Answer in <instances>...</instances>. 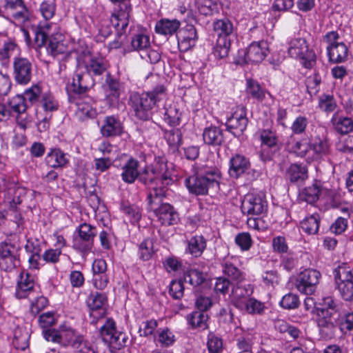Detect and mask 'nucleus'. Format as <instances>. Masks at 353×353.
<instances>
[{"instance_id": "obj_1", "label": "nucleus", "mask_w": 353, "mask_h": 353, "mask_svg": "<svg viewBox=\"0 0 353 353\" xmlns=\"http://www.w3.org/2000/svg\"><path fill=\"white\" fill-rule=\"evenodd\" d=\"M143 180L151 189L148 194L150 209L154 212L158 221L165 225L176 224L179 218L173 207L167 203H161L165 196L166 188L172 185L174 179L168 167L163 163L155 164L145 172Z\"/></svg>"}, {"instance_id": "obj_2", "label": "nucleus", "mask_w": 353, "mask_h": 353, "mask_svg": "<svg viewBox=\"0 0 353 353\" xmlns=\"http://www.w3.org/2000/svg\"><path fill=\"white\" fill-rule=\"evenodd\" d=\"M34 41L39 47L45 46L47 53L54 58L59 56L67 57L72 52L76 51L56 23L40 25L34 31Z\"/></svg>"}, {"instance_id": "obj_3", "label": "nucleus", "mask_w": 353, "mask_h": 353, "mask_svg": "<svg viewBox=\"0 0 353 353\" xmlns=\"http://www.w3.org/2000/svg\"><path fill=\"white\" fill-rule=\"evenodd\" d=\"M165 88L159 85L150 92L141 94H133L130 97V103L136 116L141 119H147L149 112L165 97Z\"/></svg>"}, {"instance_id": "obj_4", "label": "nucleus", "mask_w": 353, "mask_h": 353, "mask_svg": "<svg viewBox=\"0 0 353 353\" xmlns=\"http://www.w3.org/2000/svg\"><path fill=\"white\" fill-rule=\"evenodd\" d=\"M43 335L48 341L58 343L63 345H70L75 350L88 343L83 340L81 334L67 324L61 325L58 330H43Z\"/></svg>"}, {"instance_id": "obj_5", "label": "nucleus", "mask_w": 353, "mask_h": 353, "mask_svg": "<svg viewBox=\"0 0 353 353\" xmlns=\"http://www.w3.org/2000/svg\"><path fill=\"white\" fill-rule=\"evenodd\" d=\"M289 56L301 62L305 68H311L316 61V54L302 37H294L288 42Z\"/></svg>"}, {"instance_id": "obj_6", "label": "nucleus", "mask_w": 353, "mask_h": 353, "mask_svg": "<svg viewBox=\"0 0 353 353\" xmlns=\"http://www.w3.org/2000/svg\"><path fill=\"white\" fill-rule=\"evenodd\" d=\"M220 174L217 171L208 172L205 175H192L185 181V186L189 192L196 195H203L208 193V188L218 185Z\"/></svg>"}, {"instance_id": "obj_7", "label": "nucleus", "mask_w": 353, "mask_h": 353, "mask_svg": "<svg viewBox=\"0 0 353 353\" xmlns=\"http://www.w3.org/2000/svg\"><path fill=\"white\" fill-rule=\"evenodd\" d=\"M268 54L269 44L266 41H254L245 50L239 52L236 61L239 64H259Z\"/></svg>"}, {"instance_id": "obj_8", "label": "nucleus", "mask_w": 353, "mask_h": 353, "mask_svg": "<svg viewBox=\"0 0 353 353\" xmlns=\"http://www.w3.org/2000/svg\"><path fill=\"white\" fill-rule=\"evenodd\" d=\"M268 203L261 192H249L241 201V211L248 216H259L267 210Z\"/></svg>"}, {"instance_id": "obj_9", "label": "nucleus", "mask_w": 353, "mask_h": 353, "mask_svg": "<svg viewBox=\"0 0 353 353\" xmlns=\"http://www.w3.org/2000/svg\"><path fill=\"white\" fill-rule=\"evenodd\" d=\"M160 163H163L167 165L164 159L158 157L156 158L154 163L150 165L147 166L144 168L142 172L139 171V161L133 158H130L126 163L123 165L121 168V176L122 180L127 183L131 184L133 183L136 179L139 176L140 179L147 185L145 181L143 180V176L145 175V172L147 170H150L151 168L154 167L155 164H159Z\"/></svg>"}, {"instance_id": "obj_10", "label": "nucleus", "mask_w": 353, "mask_h": 353, "mask_svg": "<svg viewBox=\"0 0 353 353\" xmlns=\"http://www.w3.org/2000/svg\"><path fill=\"white\" fill-rule=\"evenodd\" d=\"M321 276L320 272L316 270L305 269L298 274L296 288L301 293L311 294L315 291Z\"/></svg>"}, {"instance_id": "obj_11", "label": "nucleus", "mask_w": 353, "mask_h": 353, "mask_svg": "<svg viewBox=\"0 0 353 353\" xmlns=\"http://www.w3.org/2000/svg\"><path fill=\"white\" fill-rule=\"evenodd\" d=\"M123 0H110L112 3L121 2L119 8L115 10L110 17V23L117 31L122 34L129 23V18L132 11L131 6Z\"/></svg>"}, {"instance_id": "obj_12", "label": "nucleus", "mask_w": 353, "mask_h": 353, "mask_svg": "<svg viewBox=\"0 0 353 353\" xmlns=\"http://www.w3.org/2000/svg\"><path fill=\"white\" fill-rule=\"evenodd\" d=\"M79 69H83L90 77L101 75L106 70L105 60L100 57L90 53L77 59Z\"/></svg>"}, {"instance_id": "obj_13", "label": "nucleus", "mask_w": 353, "mask_h": 353, "mask_svg": "<svg viewBox=\"0 0 353 353\" xmlns=\"http://www.w3.org/2000/svg\"><path fill=\"white\" fill-rule=\"evenodd\" d=\"M4 192V203L9 205L10 209L14 210L22 201V196L25 190L17 186L14 183H6L0 185V193Z\"/></svg>"}, {"instance_id": "obj_14", "label": "nucleus", "mask_w": 353, "mask_h": 353, "mask_svg": "<svg viewBox=\"0 0 353 353\" xmlns=\"http://www.w3.org/2000/svg\"><path fill=\"white\" fill-rule=\"evenodd\" d=\"M3 9V15L15 23H23L28 19V10L21 0H8Z\"/></svg>"}, {"instance_id": "obj_15", "label": "nucleus", "mask_w": 353, "mask_h": 353, "mask_svg": "<svg viewBox=\"0 0 353 353\" xmlns=\"http://www.w3.org/2000/svg\"><path fill=\"white\" fill-rule=\"evenodd\" d=\"M3 9V15L15 23H23L28 19V10L21 0H8Z\"/></svg>"}, {"instance_id": "obj_16", "label": "nucleus", "mask_w": 353, "mask_h": 353, "mask_svg": "<svg viewBox=\"0 0 353 353\" xmlns=\"http://www.w3.org/2000/svg\"><path fill=\"white\" fill-rule=\"evenodd\" d=\"M3 9V15L15 23H23L28 19V10L21 0H8Z\"/></svg>"}, {"instance_id": "obj_17", "label": "nucleus", "mask_w": 353, "mask_h": 353, "mask_svg": "<svg viewBox=\"0 0 353 353\" xmlns=\"http://www.w3.org/2000/svg\"><path fill=\"white\" fill-rule=\"evenodd\" d=\"M34 278L29 272H21L17 279L15 296L18 299H26L34 294Z\"/></svg>"}, {"instance_id": "obj_18", "label": "nucleus", "mask_w": 353, "mask_h": 353, "mask_svg": "<svg viewBox=\"0 0 353 353\" xmlns=\"http://www.w3.org/2000/svg\"><path fill=\"white\" fill-rule=\"evenodd\" d=\"M261 141V157L263 161L270 159L277 147V137L275 132L270 130L259 131Z\"/></svg>"}, {"instance_id": "obj_19", "label": "nucleus", "mask_w": 353, "mask_h": 353, "mask_svg": "<svg viewBox=\"0 0 353 353\" xmlns=\"http://www.w3.org/2000/svg\"><path fill=\"white\" fill-rule=\"evenodd\" d=\"M331 196V192L324 187L321 181H315L312 185L304 188L300 197L308 203L313 204L319 199H325Z\"/></svg>"}, {"instance_id": "obj_20", "label": "nucleus", "mask_w": 353, "mask_h": 353, "mask_svg": "<svg viewBox=\"0 0 353 353\" xmlns=\"http://www.w3.org/2000/svg\"><path fill=\"white\" fill-rule=\"evenodd\" d=\"M94 85L92 77L77 66L68 89L75 93H83Z\"/></svg>"}, {"instance_id": "obj_21", "label": "nucleus", "mask_w": 353, "mask_h": 353, "mask_svg": "<svg viewBox=\"0 0 353 353\" xmlns=\"http://www.w3.org/2000/svg\"><path fill=\"white\" fill-rule=\"evenodd\" d=\"M14 77L16 81L21 85L29 83L32 77V64L26 58H16L13 63Z\"/></svg>"}, {"instance_id": "obj_22", "label": "nucleus", "mask_w": 353, "mask_h": 353, "mask_svg": "<svg viewBox=\"0 0 353 353\" xmlns=\"http://www.w3.org/2000/svg\"><path fill=\"white\" fill-rule=\"evenodd\" d=\"M179 48L185 52L194 47L198 39L196 28L193 25L187 24L181 28L177 35Z\"/></svg>"}, {"instance_id": "obj_23", "label": "nucleus", "mask_w": 353, "mask_h": 353, "mask_svg": "<svg viewBox=\"0 0 353 353\" xmlns=\"http://www.w3.org/2000/svg\"><path fill=\"white\" fill-rule=\"evenodd\" d=\"M94 105V101L90 97H85L79 99L76 102V117L82 121L95 117L97 112Z\"/></svg>"}, {"instance_id": "obj_24", "label": "nucleus", "mask_w": 353, "mask_h": 353, "mask_svg": "<svg viewBox=\"0 0 353 353\" xmlns=\"http://www.w3.org/2000/svg\"><path fill=\"white\" fill-rule=\"evenodd\" d=\"M247 124L248 119L242 108H237L226 122L228 130L235 136L243 132L246 128Z\"/></svg>"}, {"instance_id": "obj_25", "label": "nucleus", "mask_w": 353, "mask_h": 353, "mask_svg": "<svg viewBox=\"0 0 353 353\" xmlns=\"http://www.w3.org/2000/svg\"><path fill=\"white\" fill-rule=\"evenodd\" d=\"M100 131L105 137L119 136L122 134L123 127L120 119L114 116L105 117L101 123Z\"/></svg>"}, {"instance_id": "obj_26", "label": "nucleus", "mask_w": 353, "mask_h": 353, "mask_svg": "<svg viewBox=\"0 0 353 353\" xmlns=\"http://www.w3.org/2000/svg\"><path fill=\"white\" fill-rule=\"evenodd\" d=\"M87 305L90 310V314L94 317L104 315L107 305V297L104 294L94 293L89 296Z\"/></svg>"}, {"instance_id": "obj_27", "label": "nucleus", "mask_w": 353, "mask_h": 353, "mask_svg": "<svg viewBox=\"0 0 353 353\" xmlns=\"http://www.w3.org/2000/svg\"><path fill=\"white\" fill-rule=\"evenodd\" d=\"M254 291L253 286L250 284L239 285L232 292L231 301L236 307L242 305L250 298Z\"/></svg>"}, {"instance_id": "obj_28", "label": "nucleus", "mask_w": 353, "mask_h": 353, "mask_svg": "<svg viewBox=\"0 0 353 353\" xmlns=\"http://www.w3.org/2000/svg\"><path fill=\"white\" fill-rule=\"evenodd\" d=\"M247 92L253 98L264 103L265 105H270L273 102L272 94L265 92L257 82L253 80H247Z\"/></svg>"}, {"instance_id": "obj_29", "label": "nucleus", "mask_w": 353, "mask_h": 353, "mask_svg": "<svg viewBox=\"0 0 353 353\" xmlns=\"http://www.w3.org/2000/svg\"><path fill=\"white\" fill-rule=\"evenodd\" d=\"M249 160L243 155L236 154L230 161L229 174L232 177L237 178L250 168Z\"/></svg>"}, {"instance_id": "obj_30", "label": "nucleus", "mask_w": 353, "mask_h": 353, "mask_svg": "<svg viewBox=\"0 0 353 353\" xmlns=\"http://www.w3.org/2000/svg\"><path fill=\"white\" fill-rule=\"evenodd\" d=\"M101 335L103 340L108 343L114 344L119 343V339L123 335L121 332H118L115 328L114 322L112 319H108L101 328Z\"/></svg>"}, {"instance_id": "obj_31", "label": "nucleus", "mask_w": 353, "mask_h": 353, "mask_svg": "<svg viewBox=\"0 0 353 353\" xmlns=\"http://www.w3.org/2000/svg\"><path fill=\"white\" fill-rule=\"evenodd\" d=\"M181 26L177 19H162L157 22L155 31L157 34L164 36H172L176 32Z\"/></svg>"}, {"instance_id": "obj_32", "label": "nucleus", "mask_w": 353, "mask_h": 353, "mask_svg": "<svg viewBox=\"0 0 353 353\" xmlns=\"http://www.w3.org/2000/svg\"><path fill=\"white\" fill-rule=\"evenodd\" d=\"M334 279L337 288L345 301H351L353 299V283L348 279H342L340 273L334 270Z\"/></svg>"}, {"instance_id": "obj_33", "label": "nucleus", "mask_w": 353, "mask_h": 353, "mask_svg": "<svg viewBox=\"0 0 353 353\" xmlns=\"http://www.w3.org/2000/svg\"><path fill=\"white\" fill-rule=\"evenodd\" d=\"M47 163L52 168H63L69 161L68 156L60 149L51 150L46 157Z\"/></svg>"}, {"instance_id": "obj_34", "label": "nucleus", "mask_w": 353, "mask_h": 353, "mask_svg": "<svg viewBox=\"0 0 353 353\" xmlns=\"http://www.w3.org/2000/svg\"><path fill=\"white\" fill-rule=\"evenodd\" d=\"M333 316H317V325L319 332L325 339H330L334 336L335 332V325L332 321Z\"/></svg>"}, {"instance_id": "obj_35", "label": "nucleus", "mask_w": 353, "mask_h": 353, "mask_svg": "<svg viewBox=\"0 0 353 353\" xmlns=\"http://www.w3.org/2000/svg\"><path fill=\"white\" fill-rule=\"evenodd\" d=\"M203 139L206 144L219 145L223 141V132L219 127L210 126L204 129Z\"/></svg>"}, {"instance_id": "obj_36", "label": "nucleus", "mask_w": 353, "mask_h": 353, "mask_svg": "<svg viewBox=\"0 0 353 353\" xmlns=\"http://www.w3.org/2000/svg\"><path fill=\"white\" fill-rule=\"evenodd\" d=\"M311 159H316L329 152V145L324 139L315 137L310 139Z\"/></svg>"}, {"instance_id": "obj_37", "label": "nucleus", "mask_w": 353, "mask_h": 353, "mask_svg": "<svg viewBox=\"0 0 353 353\" xmlns=\"http://www.w3.org/2000/svg\"><path fill=\"white\" fill-rule=\"evenodd\" d=\"M239 259L236 256H228L222 263L223 274L228 275L233 280H239L241 278V271L236 267Z\"/></svg>"}, {"instance_id": "obj_38", "label": "nucleus", "mask_w": 353, "mask_h": 353, "mask_svg": "<svg viewBox=\"0 0 353 353\" xmlns=\"http://www.w3.org/2000/svg\"><path fill=\"white\" fill-rule=\"evenodd\" d=\"M347 48L342 42L334 46H327V52L330 61L334 62L344 61L347 56Z\"/></svg>"}, {"instance_id": "obj_39", "label": "nucleus", "mask_w": 353, "mask_h": 353, "mask_svg": "<svg viewBox=\"0 0 353 353\" xmlns=\"http://www.w3.org/2000/svg\"><path fill=\"white\" fill-rule=\"evenodd\" d=\"M332 123L334 129L341 134H347L353 130L352 120L349 117L340 116L338 113L332 116Z\"/></svg>"}, {"instance_id": "obj_40", "label": "nucleus", "mask_w": 353, "mask_h": 353, "mask_svg": "<svg viewBox=\"0 0 353 353\" xmlns=\"http://www.w3.org/2000/svg\"><path fill=\"white\" fill-rule=\"evenodd\" d=\"M206 247V242L202 236H194L188 242L186 252L194 257L199 256Z\"/></svg>"}, {"instance_id": "obj_41", "label": "nucleus", "mask_w": 353, "mask_h": 353, "mask_svg": "<svg viewBox=\"0 0 353 353\" xmlns=\"http://www.w3.org/2000/svg\"><path fill=\"white\" fill-rule=\"evenodd\" d=\"M121 92V85L119 82L112 79L108 82L105 97L111 105H115L119 103Z\"/></svg>"}, {"instance_id": "obj_42", "label": "nucleus", "mask_w": 353, "mask_h": 353, "mask_svg": "<svg viewBox=\"0 0 353 353\" xmlns=\"http://www.w3.org/2000/svg\"><path fill=\"white\" fill-rule=\"evenodd\" d=\"M336 312V304L332 297L325 296L318 302L317 316H334Z\"/></svg>"}, {"instance_id": "obj_43", "label": "nucleus", "mask_w": 353, "mask_h": 353, "mask_svg": "<svg viewBox=\"0 0 353 353\" xmlns=\"http://www.w3.org/2000/svg\"><path fill=\"white\" fill-rule=\"evenodd\" d=\"M265 307L263 303L254 298H249L242 306L239 307L238 309L250 314H261L263 312Z\"/></svg>"}, {"instance_id": "obj_44", "label": "nucleus", "mask_w": 353, "mask_h": 353, "mask_svg": "<svg viewBox=\"0 0 353 353\" xmlns=\"http://www.w3.org/2000/svg\"><path fill=\"white\" fill-rule=\"evenodd\" d=\"M150 46V36L144 32L134 34L131 39V47L133 50L141 52Z\"/></svg>"}, {"instance_id": "obj_45", "label": "nucleus", "mask_w": 353, "mask_h": 353, "mask_svg": "<svg viewBox=\"0 0 353 353\" xmlns=\"http://www.w3.org/2000/svg\"><path fill=\"white\" fill-rule=\"evenodd\" d=\"M213 29L218 37H227L231 35L234 31V27L228 19H219L214 22Z\"/></svg>"}, {"instance_id": "obj_46", "label": "nucleus", "mask_w": 353, "mask_h": 353, "mask_svg": "<svg viewBox=\"0 0 353 353\" xmlns=\"http://www.w3.org/2000/svg\"><path fill=\"white\" fill-rule=\"evenodd\" d=\"M230 48V40L228 38L218 37L212 53L215 58L222 59L228 57Z\"/></svg>"}, {"instance_id": "obj_47", "label": "nucleus", "mask_w": 353, "mask_h": 353, "mask_svg": "<svg viewBox=\"0 0 353 353\" xmlns=\"http://www.w3.org/2000/svg\"><path fill=\"white\" fill-rule=\"evenodd\" d=\"M208 316L203 312L195 311L187 316L188 324L192 328L205 329Z\"/></svg>"}, {"instance_id": "obj_48", "label": "nucleus", "mask_w": 353, "mask_h": 353, "mask_svg": "<svg viewBox=\"0 0 353 353\" xmlns=\"http://www.w3.org/2000/svg\"><path fill=\"white\" fill-rule=\"evenodd\" d=\"M301 228L308 234H314L319 231V216L318 214H312L305 217L301 222Z\"/></svg>"}, {"instance_id": "obj_49", "label": "nucleus", "mask_w": 353, "mask_h": 353, "mask_svg": "<svg viewBox=\"0 0 353 353\" xmlns=\"http://www.w3.org/2000/svg\"><path fill=\"white\" fill-rule=\"evenodd\" d=\"M184 281L193 286L201 284L205 280L203 273L195 267H190L184 274Z\"/></svg>"}, {"instance_id": "obj_50", "label": "nucleus", "mask_w": 353, "mask_h": 353, "mask_svg": "<svg viewBox=\"0 0 353 353\" xmlns=\"http://www.w3.org/2000/svg\"><path fill=\"white\" fill-rule=\"evenodd\" d=\"M288 175L292 182L303 181L307 178V170L304 165L294 163L288 168Z\"/></svg>"}, {"instance_id": "obj_51", "label": "nucleus", "mask_w": 353, "mask_h": 353, "mask_svg": "<svg viewBox=\"0 0 353 353\" xmlns=\"http://www.w3.org/2000/svg\"><path fill=\"white\" fill-rule=\"evenodd\" d=\"M290 151L296 156L303 157L308 155V158L311 159L310 139H303L296 141L290 148Z\"/></svg>"}, {"instance_id": "obj_52", "label": "nucleus", "mask_w": 353, "mask_h": 353, "mask_svg": "<svg viewBox=\"0 0 353 353\" xmlns=\"http://www.w3.org/2000/svg\"><path fill=\"white\" fill-rule=\"evenodd\" d=\"M19 49L16 43L9 39H4L0 42V61L7 60Z\"/></svg>"}, {"instance_id": "obj_53", "label": "nucleus", "mask_w": 353, "mask_h": 353, "mask_svg": "<svg viewBox=\"0 0 353 353\" xmlns=\"http://www.w3.org/2000/svg\"><path fill=\"white\" fill-rule=\"evenodd\" d=\"M181 113L175 104H171L165 107L164 120L170 125H177L180 123Z\"/></svg>"}, {"instance_id": "obj_54", "label": "nucleus", "mask_w": 353, "mask_h": 353, "mask_svg": "<svg viewBox=\"0 0 353 353\" xmlns=\"http://www.w3.org/2000/svg\"><path fill=\"white\" fill-rule=\"evenodd\" d=\"M80 240L90 243L96 235L97 231L91 225L87 223L81 224L77 229Z\"/></svg>"}, {"instance_id": "obj_55", "label": "nucleus", "mask_w": 353, "mask_h": 353, "mask_svg": "<svg viewBox=\"0 0 353 353\" xmlns=\"http://www.w3.org/2000/svg\"><path fill=\"white\" fill-rule=\"evenodd\" d=\"M154 254L153 242L151 239H145L139 248V256L143 261H148Z\"/></svg>"}, {"instance_id": "obj_56", "label": "nucleus", "mask_w": 353, "mask_h": 353, "mask_svg": "<svg viewBox=\"0 0 353 353\" xmlns=\"http://www.w3.org/2000/svg\"><path fill=\"white\" fill-rule=\"evenodd\" d=\"M339 327L344 334H350L353 331V312L342 316L339 320Z\"/></svg>"}, {"instance_id": "obj_57", "label": "nucleus", "mask_w": 353, "mask_h": 353, "mask_svg": "<svg viewBox=\"0 0 353 353\" xmlns=\"http://www.w3.org/2000/svg\"><path fill=\"white\" fill-rule=\"evenodd\" d=\"M26 108L27 105L22 95H17L9 101L8 109L11 112L13 111L18 114H22L25 112Z\"/></svg>"}, {"instance_id": "obj_58", "label": "nucleus", "mask_w": 353, "mask_h": 353, "mask_svg": "<svg viewBox=\"0 0 353 353\" xmlns=\"http://www.w3.org/2000/svg\"><path fill=\"white\" fill-rule=\"evenodd\" d=\"M198 11L203 15H210L216 10V4L212 0H197Z\"/></svg>"}, {"instance_id": "obj_59", "label": "nucleus", "mask_w": 353, "mask_h": 353, "mask_svg": "<svg viewBox=\"0 0 353 353\" xmlns=\"http://www.w3.org/2000/svg\"><path fill=\"white\" fill-rule=\"evenodd\" d=\"M319 106L321 110L325 112H331L335 110L336 103L332 96L324 94L319 98Z\"/></svg>"}, {"instance_id": "obj_60", "label": "nucleus", "mask_w": 353, "mask_h": 353, "mask_svg": "<svg viewBox=\"0 0 353 353\" xmlns=\"http://www.w3.org/2000/svg\"><path fill=\"white\" fill-rule=\"evenodd\" d=\"M235 243L242 251H248L252 246V240L249 233L241 232L236 236Z\"/></svg>"}, {"instance_id": "obj_61", "label": "nucleus", "mask_w": 353, "mask_h": 353, "mask_svg": "<svg viewBox=\"0 0 353 353\" xmlns=\"http://www.w3.org/2000/svg\"><path fill=\"white\" fill-rule=\"evenodd\" d=\"M299 304V297L294 294L289 293L283 296L280 301V305L285 309H294L298 307Z\"/></svg>"}, {"instance_id": "obj_62", "label": "nucleus", "mask_w": 353, "mask_h": 353, "mask_svg": "<svg viewBox=\"0 0 353 353\" xmlns=\"http://www.w3.org/2000/svg\"><path fill=\"white\" fill-rule=\"evenodd\" d=\"M55 5L52 1H43L40 6V12L46 20L51 19L55 14Z\"/></svg>"}, {"instance_id": "obj_63", "label": "nucleus", "mask_w": 353, "mask_h": 353, "mask_svg": "<svg viewBox=\"0 0 353 353\" xmlns=\"http://www.w3.org/2000/svg\"><path fill=\"white\" fill-rule=\"evenodd\" d=\"M140 57L142 59L151 63H156L161 59L159 52L156 50L152 49L150 46L141 52Z\"/></svg>"}, {"instance_id": "obj_64", "label": "nucleus", "mask_w": 353, "mask_h": 353, "mask_svg": "<svg viewBox=\"0 0 353 353\" xmlns=\"http://www.w3.org/2000/svg\"><path fill=\"white\" fill-rule=\"evenodd\" d=\"M19 265V261L16 254L5 259H0V268L5 271H11Z\"/></svg>"}]
</instances>
